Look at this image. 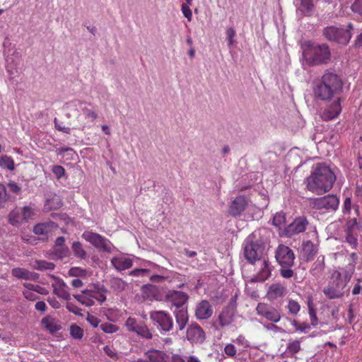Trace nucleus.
<instances>
[{"label":"nucleus","mask_w":362,"mask_h":362,"mask_svg":"<svg viewBox=\"0 0 362 362\" xmlns=\"http://www.w3.org/2000/svg\"><path fill=\"white\" fill-rule=\"evenodd\" d=\"M335 181L336 175L331 168L325 163H317L305 183L308 191L320 195L329 192Z\"/></svg>","instance_id":"1"},{"label":"nucleus","mask_w":362,"mask_h":362,"mask_svg":"<svg viewBox=\"0 0 362 362\" xmlns=\"http://www.w3.org/2000/svg\"><path fill=\"white\" fill-rule=\"evenodd\" d=\"M343 82L339 76L329 70L322 76L313 88L315 97L321 100H329L342 89Z\"/></svg>","instance_id":"2"},{"label":"nucleus","mask_w":362,"mask_h":362,"mask_svg":"<svg viewBox=\"0 0 362 362\" xmlns=\"http://www.w3.org/2000/svg\"><path fill=\"white\" fill-rule=\"evenodd\" d=\"M354 272V266L351 264H349L346 268L334 271L329 285L323 290L325 295L329 299L341 297Z\"/></svg>","instance_id":"3"},{"label":"nucleus","mask_w":362,"mask_h":362,"mask_svg":"<svg viewBox=\"0 0 362 362\" xmlns=\"http://www.w3.org/2000/svg\"><path fill=\"white\" fill-rule=\"evenodd\" d=\"M303 56L310 66L327 64L331 59V52L329 46L325 44H316L310 41L302 45Z\"/></svg>","instance_id":"4"},{"label":"nucleus","mask_w":362,"mask_h":362,"mask_svg":"<svg viewBox=\"0 0 362 362\" xmlns=\"http://www.w3.org/2000/svg\"><path fill=\"white\" fill-rule=\"evenodd\" d=\"M70 107L79 112L76 116L77 124L75 129L83 131L86 128H90L91 124L98 117V111L93 103L78 100L70 104Z\"/></svg>","instance_id":"5"},{"label":"nucleus","mask_w":362,"mask_h":362,"mask_svg":"<svg viewBox=\"0 0 362 362\" xmlns=\"http://www.w3.org/2000/svg\"><path fill=\"white\" fill-rule=\"evenodd\" d=\"M275 259L280 266V275L285 279H290L294 274L292 267L294 265L296 255L288 246L280 244L275 251Z\"/></svg>","instance_id":"6"},{"label":"nucleus","mask_w":362,"mask_h":362,"mask_svg":"<svg viewBox=\"0 0 362 362\" xmlns=\"http://www.w3.org/2000/svg\"><path fill=\"white\" fill-rule=\"evenodd\" d=\"M107 292V290L104 286L93 285L89 288L83 290L81 293L74 295V298L82 305L92 306L96 301L100 304L105 302Z\"/></svg>","instance_id":"7"},{"label":"nucleus","mask_w":362,"mask_h":362,"mask_svg":"<svg viewBox=\"0 0 362 362\" xmlns=\"http://www.w3.org/2000/svg\"><path fill=\"white\" fill-rule=\"evenodd\" d=\"M353 29V25L349 23L347 29L339 28L335 26H327L324 28L322 34L329 41L346 45L351 38L350 30Z\"/></svg>","instance_id":"8"},{"label":"nucleus","mask_w":362,"mask_h":362,"mask_svg":"<svg viewBox=\"0 0 362 362\" xmlns=\"http://www.w3.org/2000/svg\"><path fill=\"white\" fill-rule=\"evenodd\" d=\"M82 238L94 247L103 250V251L110 252L111 250V244L109 240L98 233L91 231H85L82 234Z\"/></svg>","instance_id":"9"},{"label":"nucleus","mask_w":362,"mask_h":362,"mask_svg":"<svg viewBox=\"0 0 362 362\" xmlns=\"http://www.w3.org/2000/svg\"><path fill=\"white\" fill-rule=\"evenodd\" d=\"M256 311L258 315L272 322L276 323L279 322L281 318L279 310L265 303H259L256 307Z\"/></svg>","instance_id":"10"},{"label":"nucleus","mask_w":362,"mask_h":362,"mask_svg":"<svg viewBox=\"0 0 362 362\" xmlns=\"http://www.w3.org/2000/svg\"><path fill=\"white\" fill-rule=\"evenodd\" d=\"M150 317L158 324L162 331L169 332L173 329V320L168 313L164 311H153L151 313Z\"/></svg>","instance_id":"11"},{"label":"nucleus","mask_w":362,"mask_h":362,"mask_svg":"<svg viewBox=\"0 0 362 362\" xmlns=\"http://www.w3.org/2000/svg\"><path fill=\"white\" fill-rule=\"evenodd\" d=\"M339 199L336 195L328 194L315 199L313 201L314 208L316 209L336 210L339 206Z\"/></svg>","instance_id":"12"},{"label":"nucleus","mask_w":362,"mask_h":362,"mask_svg":"<svg viewBox=\"0 0 362 362\" xmlns=\"http://www.w3.org/2000/svg\"><path fill=\"white\" fill-rule=\"evenodd\" d=\"M244 255L250 263L254 264L256 261L261 260L262 248L256 243L247 242L244 247Z\"/></svg>","instance_id":"13"},{"label":"nucleus","mask_w":362,"mask_h":362,"mask_svg":"<svg viewBox=\"0 0 362 362\" xmlns=\"http://www.w3.org/2000/svg\"><path fill=\"white\" fill-rule=\"evenodd\" d=\"M308 221L305 216L296 217L285 229L286 235L291 237L305 230Z\"/></svg>","instance_id":"14"},{"label":"nucleus","mask_w":362,"mask_h":362,"mask_svg":"<svg viewBox=\"0 0 362 362\" xmlns=\"http://www.w3.org/2000/svg\"><path fill=\"white\" fill-rule=\"evenodd\" d=\"M186 337L192 343H202L206 338L204 331L197 323H192L187 327Z\"/></svg>","instance_id":"15"},{"label":"nucleus","mask_w":362,"mask_h":362,"mask_svg":"<svg viewBox=\"0 0 362 362\" xmlns=\"http://www.w3.org/2000/svg\"><path fill=\"white\" fill-rule=\"evenodd\" d=\"M188 298V295L182 291L173 290L170 291L167 294L168 301L173 306H175L177 310L186 308L185 305L187 302Z\"/></svg>","instance_id":"16"},{"label":"nucleus","mask_w":362,"mask_h":362,"mask_svg":"<svg viewBox=\"0 0 362 362\" xmlns=\"http://www.w3.org/2000/svg\"><path fill=\"white\" fill-rule=\"evenodd\" d=\"M54 281L52 282L53 292L59 298L69 300L71 295L69 292V287L59 277H53Z\"/></svg>","instance_id":"17"},{"label":"nucleus","mask_w":362,"mask_h":362,"mask_svg":"<svg viewBox=\"0 0 362 362\" xmlns=\"http://www.w3.org/2000/svg\"><path fill=\"white\" fill-rule=\"evenodd\" d=\"M213 308L206 300L199 302L195 308V316L199 320H207L213 315Z\"/></svg>","instance_id":"18"},{"label":"nucleus","mask_w":362,"mask_h":362,"mask_svg":"<svg viewBox=\"0 0 362 362\" xmlns=\"http://www.w3.org/2000/svg\"><path fill=\"white\" fill-rule=\"evenodd\" d=\"M358 227L356 218L353 219L347 223L346 241L354 249L356 248L358 245Z\"/></svg>","instance_id":"19"},{"label":"nucleus","mask_w":362,"mask_h":362,"mask_svg":"<svg viewBox=\"0 0 362 362\" xmlns=\"http://www.w3.org/2000/svg\"><path fill=\"white\" fill-rule=\"evenodd\" d=\"M341 110V105H340V99L337 98L334 100L330 105L327 107L321 115V118L324 121H329L332 120L340 114Z\"/></svg>","instance_id":"20"},{"label":"nucleus","mask_w":362,"mask_h":362,"mask_svg":"<svg viewBox=\"0 0 362 362\" xmlns=\"http://www.w3.org/2000/svg\"><path fill=\"white\" fill-rule=\"evenodd\" d=\"M247 201L245 196L237 197L229 206V213L233 216H240L246 209Z\"/></svg>","instance_id":"21"},{"label":"nucleus","mask_w":362,"mask_h":362,"mask_svg":"<svg viewBox=\"0 0 362 362\" xmlns=\"http://www.w3.org/2000/svg\"><path fill=\"white\" fill-rule=\"evenodd\" d=\"M318 251V246L310 240L304 241L302 244V254L305 261L312 260Z\"/></svg>","instance_id":"22"},{"label":"nucleus","mask_w":362,"mask_h":362,"mask_svg":"<svg viewBox=\"0 0 362 362\" xmlns=\"http://www.w3.org/2000/svg\"><path fill=\"white\" fill-rule=\"evenodd\" d=\"M41 323L51 334H54L62 329L59 320L50 315H47L43 317L41 320Z\"/></svg>","instance_id":"23"},{"label":"nucleus","mask_w":362,"mask_h":362,"mask_svg":"<svg viewBox=\"0 0 362 362\" xmlns=\"http://www.w3.org/2000/svg\"><path fill=\"white\" fill-rule=\"evenodd\" d=\"M286 288L279 283L272 284L267 291V298L270 300H276L285 296Z\"/></svg>","instance_id":"24"},{"label":"nucleus","mask_w":362,"mask_h":362,"mask_svg":"<svg viewBox=\"0 0 362 362\" xmlns=\"http://www.w3.org/2000/svg\"><path fill=\"white\" fill-rule=\"evenodd\" d=\"M111 263L117 271L128 269L133 265L131 259L123 256L113 257L111 260Z\"/></svg>","instance_id":"25"},{"label":"nucleus","mask_w":362,"mask_h":362,"mask_svg":"<svg viewBox=\"0 0 362 362\" xmlns=\"http://www.w3.org/2000/svg\"><path fill=\"white\" fill-rule=\"evenodd\" d=\"M11 274L19 279L24 280H37L39 278L37 274L21 267L13 268L11 270Z\"/></svg>","instance_id":"26"},{"label":"nucleus","mask_w":362,"mask_h":362,"mask_svg":"<svg viewBox=\"0 0 362 362\" xmlns=\"http://www.w3.org/2000/svg\"><path fill=\"white\" fill-rule=\"evenodd\" d=\"M176 323L180 330L184 329L189 320L187 308H182L174 311Z\"/></svg>","instance_id":"27"},{"label":"nucleus","mask_w":362,"mask_h":362,"mask_svg":"<svg viewBox=\"0 0 362 362\" xmlns=\"http://www.w3.org/2000/svg\"><path fill=\"white\" fill-rule=\"evenodd\" d=\"M261 268L255 276L256 281H264L267 279L271 275V269L269 267V262L267 259H263L259 261Z\"/></svg>","instance_id":"28"},{"label":"nucleus","mask_w":362,"mask_h":362,"mask_svg":"<svg viewBox=\"0 0 362 362\" xmlns=\"http://www.w3.org/2000/svg\"><path fill=\"white\" fill-rule=\"evenodd\" d=\"M144 356L148 360V362H164L167 356L163 351L156 349L148 350Z\"/></svg>","instance_id":"29"},{"label":"nucleus","mask_w":362,"mask_h":362,"mask_svg":"<svg viewBox=\"0 0 362 362\" xmlns=\"http://www.w3.org/2000/svg\"><path fill=\"white\" fill-rule=\"evenodd\" d=\"M301 350L300 341L299 339H291L286 345V352L291 357L296 358V354Z\"/></svg>","instance_id":"30"},{"label":"nucleus","mask_w":362,"mask_h":362,"mask_svg":"<svg viewBox=\"0 0 362 362\" xmlns=\"http://www.w3.org/2000/svg\"><path fill=\"white\" fill-rule=\"evenodd\" d=\"M63 202L59 197L54 195L46 200L45 209L47 211L55 210L61 208Z\"/></svg>","instance_id":"31"},{"label":"nucleus","mask_w":362,"mask_h":362,"mask_svg":"<svg viewBox=\"0 0 362 362\" xmlns=\"http://www.w3.org/2000/svg\"><path fill=\"white\" fill-rule=\"evenodd\" d=\"M127 284L121 278L113 277L110 280V287L116 293H120L125 290Z\"/></svg>","instance_id":"32"},{"label":"nucleus","mask_w":362,"mask_h":362,"mask_svg":"<svg viewBox=\"0 0 362 362\" xmlns=\"http://www.w3.org/2000/svg\"><path fill=\"white\" fill-rule=\"evenodd\" d=\"M133 332L146 339H151L153 337L152 333L144 322H139Z\"/></svg>","instance_id":"33"},{"label":"nucleus","mask_w":362,"mask_h":362,"mask_svg":"<svg viewBox=\"0 0 362 362\" xmlns=\"http://www.w3.org/2000/svg\"><path fill=\"white\" fill-rule=\"evenodd\" d=\"M286 319L291 322V325L295 328V332H300L303 333H307L310 329V325L308 322H302L299 323L296 320H291L288 317H286Z\"/></svg>","instance_id":"34"},{"label":"nucleus","mask_w":362,"mask_h":362,"mask_svg":"<svg viewBox=\"0 0 362 362\" xmlns=\"http://www.w3.org/2000/svg\"><path fill=\"white\" fill-rule=\"evenodd\" d=\"M71 247H72L73 252L74 253V255L76 257L83 259L86 258L87 253L84 250V249L82 246V244L80 242H78V241L74 242Z\"/></svg>","instance_id":"35"},{"label":"nucleus","mask_w":362,"mask_h":362,"mask_svg":"<svg viewBox=\"0 0 362 362\" xmlns=\"http://www.w3.org/2000/svg\"><path fill=\"white\" fill-rule=\"evenodd\" d=\"M55 267L54 263L50 262H47L45 260H36L35 262V264L33 265V268L40 270H53Z\"/></svg>","instance_id":"36"},{"label":"nucleus","mask_w":362,"mask_h":362,"mask_svg":"<svg viewBox=\"0 0 362 362\" xmlns=\"http://www.w3.org/2000/svg\"><path fill=\"white\" fill-rule=\"evenodd\" d=\"M65 239L64 237H58L55 240L54 251L59 252V257L65 255L67 248L64 247Z\"/></svg>","instance_id":"37"},{"label":"nucleus","mask_w":362,"mask_h":362,"mask_svg":"<svg viewBox=\"0 0 362 362\" xmlns=\"http://www.w3.org/2000/svg\"><path fill=\"white\" fill-rule=\"evenodd\" d=\"M0 166L10 170H13L15 168L14 160L11 156L7 155L1 156L0 157Z\"/></svg>","instance_id":"38"},{"label":"nucleus","mask_w":362,"mask_h":362,"mask_svg":"<svg viewBox=\"0 0 362 362\" xmlns=\"http://www.w3.org/2000/svg\"><path fill=\"white\" fill-rule=\"evenodd\" d=\"M313 8V0H300V6L299 9L305 14L310 13Z\"/></svg>","instance_id":"39"},{"label":"nucleus","mask_w":362,"mask_h":362,"mask_svg":"<svg viewBox=\"0 0 362 362\" xmlns=\"http://www.w3.org/2000/svg\"><path fill=\"white\" fill-rule=\"evenodd\" d=\"M286 308L288 313L292 315H297L300 310V304L296 300L292 299L288 300Z\"/></svg>","instance_id":"40"},{"label":"nucleus","mask_w":362,"mask_h":362,"mask_svg":"<svg viewBox=\"0 0 362 362\" xmlns=\"http://www.w3.org/2000/svg\"><path fill=\"white\" fill-rule=\"evenodd\" d=\"M71 337L76 339H81L83 337V330L79 326L73 325L70 327Z\"/></svg>","instance_id":"41"},{"label":"nucleus","mask_w":362,"mask_h":362,"mask_svg":"<svg viewBox=\"0 0 362 362\" xmlns=\"http://www.w3.org/2000/svg\"><path fill=\"white\" fill-rule=\"evenodd\" d=\"M100 328L105 333L112 334L118 331L119 327L110 322H104L100 325Z\"/></svg>","instance_id":"42"},{"label":"nucleus","mask_w":362,"mask_h":362,"mask_svg":"<svg viewBox=\"0 0 362 362\" xmlns=\"http://www.w3.org/2000/svg\"><path fill=\"white\" fill-rule=\"evenodd\" d=\"M324 269H325L324 257H322V259H320V257H318L317 261L313 264L312 272L314 273V274H317L322 272L324 270Z\"/></svg>","instance_id":"43"},{"label":"nucleus","mask_w":362,"mask_h":362,"mask_svg":"<svg viewBox=\"0 0 362 362\" xmlns=\"http://www.w3.org/2000/svg\"><path fill=\"white\" fill-rule=\"evenodd\" d=\"M224 352L228 356L235 358L236 356L237 350L233 344H228L224 347Z\"/></svg>","instance_id":"44"},{"label":"nucleus","mask_w":362,"mask_h":362,"mask_svg":"<svg viewBox=\"0 0 362 362\" xmlns=\"http://www.w3.org/2000/svg\"><path fill=\"white\" fill-rule=\"evenodd\" d=\"M139 323L135 318L129 317L125 322V326L128 331L133 332Z\"/></svg>","instance_id":"45"},{"label":"nucleus","mask_w":362,"mask_h":362,"mask_svg":"<svg viewBox=\"0 0 362 362\" xmlns=\"http://www.w3.org/2000/svg\"><path fill=\"white\" fill-rule=\"evenodd\" d=\"M236 32L233 28H228L226 30V35L228 46H231L235 42Z\"/></svg>","instance_id":"46"},{"label":"nucleus","mask_w":362,"mask_h":362,"mask_svg":"<svg viewBox=\"0 0 362 362\" xmlns=\"http://www.w3.org/2000/svg\"><path fill=\"white\" fill-rule=\"evenodd\" d=\"M150 270L147 269H135L129 272L133 276H146L149 274Z\"/></svg>","instance_id":"47"},{"label":"nucleus","mask_w":362,"mask_h":362,"mask_svg":"<svg viewBox=\"0 0 362 362\" xmlns=\"http://www.w3.org/2000/svg\"><path fill=\"white\" fill-rule=\"evenodd\" d=\"M351 11L362 16V0H355L351 6Z\"/></svg>","instance_id":"48"},{"label":"nucleus","mask_w":362,"mask_h":362,"mask_svg":"<svg viewBox=\"0 0 362 362\" xmlns=\"http://www.w3.org/2000/svg\"><path fill=\"white\" fill-rule=\"evenodd\" d=\"M285 222V216L282 213H276L272 223L276 226H281Z\"/></svg>","instance_id":"49"},{"label":"nucleus","mask_w":362,"mask_h":362,"mask_svg":"<svg viewBox=\"0 0 362 362\" xmlns=\"http://www.w3.org/2000/svg\"><path fill=\"white\" fill-rule=\"evenodd\" d=\"M9 223L13 226H17L20 222V215L18 212L11 211L8 215Z\"/></svg>","instance_id":"50"},{"label":"nucleus","mask_w":362,"mask_h":362,"mask_svg":"<svg viewBox=\"0 0 362 362\" xmlns=\"http://www.w3.org/2000/svg\"><path fill=\"white\" fill-rule=\"evenodd\" d=\"M190 5L187 4H182L181 6L182 12L185 17H186L188 21H191L192 18V12L189 8Z\"/></svg>","instance_id":"51"},{"label":"nucleus","mask_w":362,"mask_h":362,"mask_svg":"<svg viewBox=\"0 0 362 362\" xmlns=\"http://www.w3.org/2000/svg\"><path fill=\"white\" fill-rule=\"evenodd\" d=\"M52 173L59 179L65 174V169L61 165H54L52 167Z\"/></svg>","instance_id":"52"},{"label":"nucleus","mask_w":362,"mask_h":362,"mask_svg":"<svg viewBox=\"0 0 362 362\" xmlns=\"http://www.w3.org/2000/svg\"><path fill=\"white\" fill-rule=\"evenodd\" d=\"M233 341L238 345L243 346L245 348H247L250 346L248 341L243 334H240L235 339H233Z\"/></svg>","instance_id":"53"},{"label":"nucleus","mask_w":362,"mask_h":362,"mask_svg":"<svg viewBox=\"0 0 362 362\" xmlns=\"http://www.w3.org/2000/svg\"><path fill=\"white\" fill-rule=\"evenodd\" d=\"M8 187L9 190L16 194H19L21 192V187L13 181L9 182L8 183Z\"/></svg>","instance_id":"54"},{"label":"nucleus","mask_w":362,"mask_h":362,"mask_svg":"<svg viewBox=\"0 0 362 362\" xmlns=\"http://www.w3.org/2000/svg\"><path fill=\"white\" fill-rule=\"evenodd\" d=\"M33 232L37 235H47L45 226L42 223H37L34 226Z\"/></svg>","instance_id":"55"},{"label":"nucleus","mask_w":362,"mask_h":362,"mask_svg":"<svg viewBox=\"0 0 362 362\" xmlns=\"http://www.w3.org/2000/svg\"><path fill=\"white\" fill-rule=\"evenodd\" d=\"M23 286L27 288L25 291H35V292H37L38 293H41L40 291L42 288L39 285H35V284H30V283H24L23 284Z\"/></svg>","instance_id":"56"},{"label":"nucleus","mask_w":362,"mask_h":362,"mask_svg":"<svg viewBox=\"0 0 362 362\" xmlns=\"http://www.w3.org/2000/svg\"><path fill=\"white\" fill-rule=\"evenodd\" d=\"M66 307L69 312L73 313L76 315H81V310L72 303L67 302Z\"/></svg>","instance_id":"57"},{"label":"nucleus","mask_w":362,"mask_h":362,"mask_svg":"<svg viewBox=\"0 0 362 362\" xmlns=\"http://www.w3.org/2000/svg\"><path fill=\"white\" fill-rule=\"evenodd\" d=\"M219 325L221 327L228 326L230 323V320L227 317L225 313H221L218 317Z\"/></svg>","instance_id":"58"},{"label":"nucleus","mask_w":362,"mask_h":362,"mask_svg":"<svg viewBox=\"0 0 362 362\" xmlns=\"http://www.w3.org/2000/svg\"><path fill=\"white\" fill-rule=\"evenodd\" d=\"M274 322L273 323H269V324H267L265 327L267 330H272L274 332H280V333H284L285 332V330L282 328V327H280L274 324Z\"/></svg>","instance_id":"59"},{"label":"nucleus","mask_w":362,"mask_h":362,"mask_svg":"<svg viewBox=\"0 0 362 362\" xmlns=\"http://www.w3.org/2000/svg\"><path fill=\"white\" fill-rule=\"evenodd\" d=\"M23 218L25 220L29 219L33 215V209L29 206H24L22 211Z\"/></svg>","instance_id":"60"},{"label":"nucleus","mask_w":362,"mask_h":362,"mask_svg":"<svg viewBox=\"0 0 362 362\" xmlns=\"http://www.w3.org/2000/svg\"><path fill=\"white\" fill-rule=\"evenodd\" d=\"M351 209V197H346L343 204V211L344 213L349 214Z\"/></svg>","instance_id":"61"},{"label":"nucleus","mask_w":362,"mask_h":362,"mask_svg":"<svg viewBox=\"0 0 362 362\" xmlns=\"http://www.w3.org/2000/svg\"><path fill=\"white\" fill-rule=\"evenodd\" d=\"M42 223L45 226V229L47 230V234L49 233H51L52 231H53L54 229H56L58 227L57 224L53 221H47V222Z\"/></svg>","instance_id":"62"},{"label":"nucleus","mask_w":362,"mask_h":362,"mask_svg":"<svg viewBox=\"0 0 362 362\" xmlns=\"http://www.w3.org/2000/svg\"><path fill=\"white\" fill-rule=\"evenodd\" d=\"M308 313H309V315H310V317L311 324L313 326L317 325V317L316 311H315V308H310Z\"/></svg>","instance_id":"63"},{"label":"nucleus","mask_w":362,"mask_h":362,"mask_svg":"<svg viewBox=\"0 0 362 362\" xmlns=\"http://www.w3.org/2000/svg\"><path fill=\"white\" fill-rule=\"evenodd\" d=\"M24 297L29 300H35L37 298V295L31 291H24L23 292Z\"/></svg>","instance_id":"64"}]
</instances>
